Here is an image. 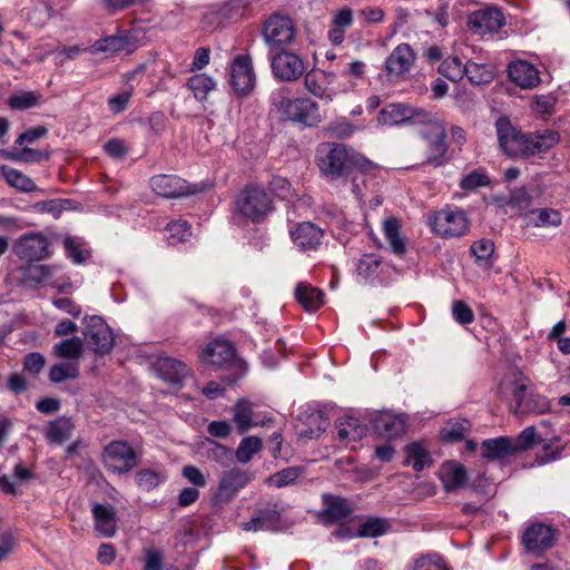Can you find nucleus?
I'll list each match as a JSON object with an SVG mask.
<instances>
[{"mask_svg":"<svg viewBox=\"0 0 570 570\" xmlns=\"http://www.w3.org/2000/svg\"><path fill=\"white\" fill-rule=\"evenodd\" d=\"M318 167L331 180L347 177L354 169L371 170L374 164L346 146L334 144L324 154L320 151Z\"/></svg>","mask_w":570,"mask_h":570,"instance_id":"f257e3e1","label":"nucleus"},{"mask_svg":"<svg viewBox=\"0 0 570 570\" xmlns=\"http://www.w3.org/2000/svg\"><path fill=\"white\" fill-rule=\"evenodd\" d=\"M272 101L281 116L292 122L313 127L322 119L317 102L309 98H289L277 92L272 96Z\"/></svg>","mask_w":570,"mask_h":570,"instance_id":"f03ea898","label":"nucleus"},{"mask_svg":"<svg viewBox=\"0 0 570 570\" xmlns=\"http://www.w3.org/2000/svg\"><path fill=\"white\" fill-rule=\"evenodd\" d=\"M144 40L145 29L132 26L127 32H119L95 41L88 47V51L91 55L104 53L106 56L118 52L131 53L142 45Z\"/></svg>","mask_w":570,"mask_h":570,"instance_id":"7ed1b4c3","label":"nucleus"},{"mask_svg":"<svg viewBox=\"0 0 570 570\" xmlns=\"http://www.w3.org/2000/svg\"><path fill=\"white\" fill-rule=\"evenodd\" d=\"M295 26L284 14H272L262 26L261 36L268 51H277L289 47L295 40Z\"/></svg>","mask_w":570,"mask_h":570,"instance_id":"20e7f679","label":"nucleus"},{"mask_svg":"<svg viewBox=\"0 0 570 570\" xmlns=\"http://www.w3.org/2000/svg\"><path fill=\"white\" fill-rule=\"evenodd\" d=\"M238 213L254 223H259L272 212V199L263 188L246 187L236 199Z\"/></svg>","mask_w":570,"mask_h":570,"instance_id":"39448f33","label":"nucleus"},{"mask_svg":"<svg viewBox=\"0 0 570 570\" xmlns=\"http://www.w3.org/2000/svg\"><path fill=\"white\" fill-rule=\"evenodd\" d=\"M273 76L283 82L298 80L305 72L306 66L303 58L293 51L281 49L267 51Z\"/></svg>","mask_w":570,"mask_h":570,"instance_id":"423d86ee","label":"nucleus"},{"mask_svg":"<svg viewBox=\"0 0 570 570\" xmlns=\"http://www.w3.org/2000/svg\"><path fill=\"white\" fill-rule=\"evenodd\" d=\"M101 462L107 471L114 474H125L136 468L137 454L132 446L125 441H111L101 452Z\"/></svg>","mask_w":570,"mask_h":570,"instance_id":"0eeeda50","label":"nucleus"},{"mask_svg":"<svg viewBox=\"0 0 570 570\" xmlns=\"http://www.w3.org/2000/svg\"><path fill=\"white\" fill-rule=\"evenodd\" d=\"M426 127L421 131L426 144V164L434 167L443 166L448 161L446 130L442 122L431 114V120L422 122Z\"/></svg>","mask_w":570,"mask_h":570,"instance_id":"6e6552de","label":"nucleus"},{"mask_svg":"<svg viewBox=\"0 0 570 570\" xmlns=\"http://www.w3.org/2000/svg\"><path fill=\"white\" fill-rule=\"evenodd\" d=\"M429 224L434 234L445 238H454L466 233L469 220L463 210L448 207L431 215Z\"/></svg>","mask_w":570,"mask_h":570,"instance_id":"1a4fd4ad","label":"nucleus"},{"mask_svg":"<svg viewBox=\"0 0 570 570\" xmlns=\"http://www.w3.org/2000/svg\"><path fill=\"white\" fill-rule=\"evenodd\" d=\"M512 395L514 400L513 413L515 415L544 414L551 409V402L547 396L533 391L528 392L523 379L515 382Z\"/></svg>","mask_w":570,"mask_h":570,"instance_id":"9d476101","label":"nucleus"},{"mask_svg":"<svg viewBox=\"0 0 570 570\" xmlns=\"http://www.w3.org/2000/svg\"><path fill=\"white\" fill-rule=\"evenodd\" d=\"M229 83L238 97H246L254 90L256 76L248 55H237L234 58L230 65Z\"/></svg>","mask_w":570,"mask_h":570,"instance_id":"9b49d317","label":"nucleus"},{"mask_svg":"<svg viewBox=\"0 0 570 570\" xmlns=\"http://www.w3.org/2000/svg\"><path fill=\"white\" fill-rule=\"evenodd\" d=\"M430 120V112L406 104H390L385 106L377 116V121L385 126H396L406 121L422 124Z\"/></svg>","mask_w":570,"mask_h":570,"instance_id":"f8f14e48","label":"nucleus"},{"mask_svg":"<svg viewBox=\"0 0 570 570\" xmlns=\"http://www.w3.org/2000/svg\"><path fill=\"white\" fill-rule=\"evenodd\" d=\"M466 24L473 35L484 37L499 32L505 24V18L501 9L485 7L471 12Z\"/></svg>","mask_w":570,"mask_h":570,"instance_id":"ddd939ff","label":"nucleus"},{"mask_svg":"<svg viewBox=\"0 0 570 570\" xmlns=\"http://www.w3.org/2000/svg\"><path fill=\"white\" fill-rule=\"evenodd\" d=\"M415 59V52L409 43L397 45L384 62L387 80L394 82L404 79L414 66Z\"/></svg>","mask_w":570,"mask_h":570,"instance_id":"4468645a","label":"nucleus"},{"mask_svg":"<svg viewBox=\"0 0 570 570\" xmlns=\"http://www.w3.org/2000/svg\"><path fill=\"white\" fill-rule=\"evenodd\" d=\"M85 337L90 347L100 354H107L114 346V335L102 317L94 315L86 317Z\"/></svg>","mask_w":570,"mask_h":570,"instance_id":"2eb2a0df","label":"nucleus"},{"mask_svg":"<svg viewBox=\"0 0 570 570\" xmlns=\"http://www.w3.org/2000/svg\"><path fill=\"white\" fill-rule=\"evenodd\" d=\"M150 187L164 198H180L196 191L185 179L176 175H156L150 178Z\"/></svg>","mask_w":570,"mask_h":570,"instance_id":"dca6fc26","label":"nucleus"},{"mask_svg":"<svg viewBox=\"0 0 570 570\" xmlns=\"http://www.w3.org/2000/svg\"><path fill=\"white\" fill-rule=\"evenodd\" d=\"M14 253L20 259L41 261L49 254L48 239L39 233H29L18 239Z\"/></svg>","mask_w":570,"mask_h":570,"instance_id":"f3484780","label":"nucleus"},{"mask_svg":"<svg viewBox=\"0 0 570 570\" xmlns=\"http://www.w3.org/2000/svg\"><path fill=\"white\" fill-rule=\"evenodd\" d=\"M499 144L510 157L522 156L525 136L520 134L507 117H500L495 124Z\"/></svg>","mask_w":570,"mask_h":570,"instance_id":"a211bd4d","label":"nucleus"},{"mask_svg":"<svg viewBox=\"0 0 570 570\" xmlns=\"http://www.w3.org/2000/svg\"><path fill=\"white\" fill-rule=\"evenodd\" d=\"M554 532L551 527L543 523L529 525L522 534V543L527 551L539 553L552 547Z\"/></svg>","mask_w":570,"mask_h":570,"instance_id":"6ab92c4d","label":"nucleus"},{"mask_svg":"<svg viewBox=\"0 0 570 570\" xmlns=\"http://www.w3.org/2000/svg\"><path fill=\"white\" fill-rule=\"evenodd\" d=\"M289 234L294 245L304 252L316 249L323 238V230L311 222L296 224Z\"/></svg>","mask_w":570,"mask_h":570,"instance_id":"aec40b11","label":"nucleus"},{"mask_svg":"<svg viewBox=\"0 0 570 570\" xmlns=\"http://www.w3.org/2000/svg\"><path fill=\"white\" fill-rule=\"evenodd\" d=\"M235 357V348L227 340L216 338L208 343L202 351L200 358L204 363L216 367H223Z\"/></svg>","mask_w":570,"mask_h":570,"instance_id":"412c9836","label":"nucleus"},{"mask_svg":"<svg viewBox=\"0 0 570 570\" xmlns=\"http://www.w3.org/2000/svg\"><path fill=\"white\" fill-rule=\"evenodd\" d=\"M509 78L522 89H532L540 83L537 67L525 60H515L508 67Z\"/></svg>","mask_w":570,"mask_h":570,"instance_id":"4be33fe9","label":"nucleus"},{"mask_svg":"<svg viewBox=\"0 0 570 570\" xmlns=\"http://www.w3.org/2000/svg\"><path fill=\"white\" fill-rule=\"evenodd\" d=\"M337 438L345 445L360 441L367 431L364 424L357 416L352 413H344L337 419Z\"/></svg>","mask_w":570,"mask_h":570,"instance_id":"5701e85b","label":"nucleus"},{"mask_svg":"<svg viewBox=\"0 0 570 570\" xmlns=\"http://www.w3.org/2000/svg\"><path fill=\"white\" fill-rule=\"evenodd\" d=\"M439 478L445 491L452 492L465 485L468 473L462 463L458 461H446L440 466Z\"/></svg>","mask_w":570,"mask_h":570,"instance_id":"b1692460","label":"nucleus"},{"mask_svg":"<svg viewBox=\"0 0 570 570\" xmlns=\"http://www.w3.org/2000/svg\"><path fill=\"white\" fill-rule=\"evenodd\" d=\"M382 271V261L375 254H365L355 264V278L361 284H375Z\"/></svg>","mask_w":570,"mask_h":570,"instance_id":"393cba45","label":"nucleus"},{"mask_svg":"<svg viewBox=\"0 0 570 570\" xmlns=\"http://www.w3.org/2000/svg\"><path fill=\"white\" fill-rule=\"evenodd\" d=\"M95 530L101 535L111 538L116 533V510L111 504H92Z\"/></svg>","mask_w":570,"mask_h":570,"instance_id":"a878e982","label":"nucleus"},{"mask_svg":"<svg viewBox=\"0 0 570 570\" xmlns=\"http://www.w3.org/2000/svg\"><path fill=\"white\" fill-rule=\"evenodd\" d=\"M560 136L554 130L538 131L525 136L522 156L542 154L558 144Z\"/></svg>","mask_w":570,"mask_h":570,"instance_id":"bb28decb","label":"nucleus"},{"mask_svg":"<svg viewBox=\"0 0 570 570\" xmlns=\"http://www.w3.org/2000/svg\"><path fill=\"white\" fill-rule=\"evenodd\" d=\"M155 367L159 376L169 383H180L189 371L184 362L173 357H160Z\"/></svg>","mask_w":570,"mask_h":570,"instance_id":"cd10ccee","label":"nucleus"},{"mask_svg":"<svg viewBox=\"0 0 570 570\" xmlns=\"http://www.w3.org/2000/svg\"><path fill=\"white\" fill-rule=\"evenodd\" d=\"M375 430L385 438H396L405 432L406 421L402 414L382 413L375 420Z\"/></svg>","mask_w":570,"mask_h":570,"instance_id":"c85d7f7f","label":"nucleus"},{"mask_svg":"<svg viewBox=\"0 0 570 570\" xmlns=\"http://www.w3.org/2000/svg\"><path fill=\"white\" fill-rule=\"evenodd\" d=\"M481 452L487 459L501 460L514 454L515 446L512 439L501 436L483 441Z\"/></svg>","mask_w":570,"mask_h":570,"instance_id":"c756f323","label":"nucleus"},{"mask_svg":"<svg viewBox=\"0 0 570 570\" xmlns=\"http://www.w3.org/2000/svg\"><path fill=\"white\" fill-rule=\"evenodd\" d=\"M323 501L325 504L323 515L327 520L332 522H341L350 518L352 509L347 500L326 494L323 497Z\"/></svg>","mask_w":570,"mask_h":570,"instance_id":"7c9ffc66","label":"nucleus"},{"mask_svg":"<svg viewBox=\"0 0 570 570\" xmlns=\"http://www.w3.org/2000/svg\"><path fill=\"white\" fill-rule=\"evenodd\" d=\"M296 301L308 312H315L323 305V293L306 283H298L295 289Z\"/></svg>","mask_w":570,"mask_h":570,"instance_id":"2f4dec72","label":"nucleus"},{"mask_svg":"<svg viewBox=\"0 0 570 570\" xmlns=\"http://www.w3.org/2000/svg\"><path fill=\"white\" fill-rule=\"evenodd\" d=\"M75 429L71 419L60 416L51 421L46 431V438L50 443L62 444L70 439Z\"/></svg>","mask_w":570,"mask_h":570,"instance_id":"473e14b6","label":"nucleus"},{"mask_svg":"<svg viewBox=\"0 0 570 570\" xmlns=\"http://www.w3.org/2000/svg\"><path fill=\"white\" fill-rule=\"evenodd\" d=\"M384 236L392 249V252L396 255H403L406 250V245L404 238L401 236V224L394 218H387L384 222L383 226Z\"/></svg>","mask_w":570,"mask_h":570,"instance_id":"72a5a7b5","label":"nucleus"},{"mask_svg":"<svg viewBox=\"0 0 570 570\" xmlns=\"http://www.w3.org/2000/svg\"><path fill=\"white\" fill-rule=\"evenodd\" d=\"M188 89L198 101H205L208 94L216 88V81L206 73L191 76L187 81Z\"/></svg>","mask_w":570,"mask_h":570,"instance_id":"f704fd0d","label":"nucleus"},{"mask_svg":"<svg viewBox=\"0 0 570 570\" xmlns=\"http://www.w3.org/2000/svg\"><path fill=\"white\" fill-rule=\"evenodd\" d=\"M464 77L469 79L472 85L490 83L494 78V69L487 63L466 62Z\"/></svg>","mask_w":570,"mask_h":570,"instance_id":"c9c22d12","label":"nucleus"},{"mask_svg":"<svg viewBox=\"0 0 570 570\" xmlns=\"http://www.w3.org/2000/svg\"><path fill=\"white\" fill-rule=\"evenodd\" d=\"M530 223L535 227H558L562 223L560 212L552 208H537L529 214Z\"/></svg>","mask_w":570,"mask_h":570,"instance_id":"e433bc0d","label":"nucleus"},{"mask_svg":"<svg viewBox=\"0 0 570 570\" xmlns=\"http://www.w3.org/2000/svg\"><path fill=\"white\" fill-rule=\"evenodd\" d=\"M57 265H30L23 272V278L28 283L42 284L49 282L58 272Z\"/></svg>","mask_w":570,"mask_h":570,"instance_id":"4c0bfd02","label":"nucleus"},{"mask_svg":"<svg viewBox=\"0 0 570 570\" xmlns=\"http://www.w3.org/2000/svg\"><path fill=\"white\" fill-rule=\"evenodd\" d=\"M389 522L382 518H368L357 525L360 538H377L385 534L389 530Z\"/></svg>","mask_w":570,"mask_h":570,"instance_id":"58836bf2","label":"nucleus"},{"mask_svg":"<svg viewBox=\"0 0 570 570\" xmlns=\"http://www.w3.org/2000/svg\"><path fill=\"white\" fill-rule=\"evenodd\" d=\"M279 521V513L275 510H268L262 512L259 515L253 518L248 522L243 524V529L246 531H261L272 530Z\"/></svg>","mask_w":570,"mask_h":570,"instance_id":"ea45409f","label":"nucleus"},{"mask_svg":"<svg viewBox=\"0 0 570 570\" xmlns=\"http://www.w3.org/2000/svg\"><path fill=\"white\" fill-rule=\"evenodd\" d=\"M405 463L415 471H422L430 461L429 452L420 443H411L405 448Z\"/></svg>","mask_w":570,"mask_h":570,"instance_id":"a19ab883","label":"nucleus"},{"mask_svg":"<svg viewBox=\"0 0 570 570\" xmlns=\"http://www.w3.org/2000/svg\"><path fill=\"white\" fill-rule=\"evenodd\" d=\"M2 174L4 176L6 181L10 186L21 191L30 193L37 189L36 183L30 177H28L27 175L22 174L17 169L3 167Z\"/></svg>","mask_w":570,"mask_h":570,"instance_id":"79ce46f5","label":"nucleus"},{"mask_svg":"<svg viewBox=\"0 0 570 570\" xmlns=\"http://www.w3.org/2000/svg\"><path fill=\"white\" fill-rule=\"evenodd\" d=\"M82 341L79 337L67 338L53 346V353L58 357L77 361L82 353Z\"/></svg>","mask_w":570,"mask_h":570,"instance_id":"37998d69","label":"nucleus"},{"mask_svg":"<svg viewBox=\"0 0 570 570\" xmlns=\"http://www.w3.org/2000/svg\"><path fill=\"white\" fill-rule=\"evenodd\" d=\"M263 448L262 440L257 436H247L244 438L236 452V460L242 463L246 464L248 463L253 456L258 453Z\"/></svg>","mask_w":570,"mask_h":570,"instance_id":"c03bdc74","label":"nucleus"},{"mask_svg":"<svg viewBox=\"0 0 570 570\" xmlns=\"http://www.w3.org/2000/svg\"><path fill=\"white\" fill-rule=\"evenodd\" d=\"M465 63H463L462 60L456 56L443 59L439 66V72L452 81H459L463 79Z\"/></svg>","mask_w":570,"mask_h":570,"instance_id":"a18cd8bd","label":"nucleus"},{"mask_svg":"<svg viewBox=\"0 0 570 570\" xmlns=\"http://www.w3.org/2000/svg\"><path fill=\"white\" fill-rule=\"evenodd\" d=\"M79 375L78 361H69L55 364L50 367L49 380L53 383H60L67 379H76Z\"/></svg>","mask_w":570,"mask_h":570,"instance_id":"49530a36","label":"nucleus"},{"mask_svg":"<svg viewBox=\"0 0 570 570\" xmlns=\"http://www.w3.org/2000/svg\"><path fill=\"white\" fill-rule=\"evenodd\" d=\"M247 475L236 469L224 472L219 480V490L226 493H234L237 489L247 483Z\"/></svg>","mask_w":570,"mask_h":570,"instance_id":"de8ad7c7","label":"nucleus"},{"mask_svg":"<svg viewBox=\"0 0 570 570\" xmlns=\"http://www.w3.org/2000/svg\"><path fill=\"white\" fill-rule=\"evenodd\" d=\"M253 411L246 400H239L234 407V422L239 433H245L252 425Z\"/></svg>","mask_w":570,"mask_h":570,"instance_id":"09e8293b","label":"nucleus"},{"mask_svg":"<svg viewBox=\"0 0 570 570\" xmlns=\"http://www.w3.org/2000/svg\"><path fill=\"white\" fill-rule=\"evenodd\" d=\"M166 232L168 244L176 245L188 239L191 235V226L186 220H175L167 224Z\"/></svg>","mask_w":570,"mask_h":570,"instance_id":"8fccbe9b","label":"nucleus"},{"mask_svg":"<svg viewBox=\"0 0 570 570\" xmlns=\"http://www.w3.org/2000/svg\"><path fill=\"white\" fill-rule=\"evenodd\" d=\"M304 473L303 468L291 466L287 469H283L276 473H274L269 478V483L277 487L283 488L289 484H293L299 476Z\"/></svg>","mask_w":570,"mask_h":570,"instance_id":"3c124183","label":"nucleus"},{"mask_svg":"<svg viewBox=\"0 0 570 570\" xmlns=\"http://www.w3.org/2000/svg\"><path fill=\"white\" fill-rule=\"evenodd\" d=\"M490 185V178L483 169H476L463 176L460 187L466 191H473L480 187Z\"/></svg>","mask_w":570,"mask_h":570,"instance_id":"603ef678","label":"nucleus"},{"mask_svg":"<svg viewBox=\"0 0 570 570\" xmlns=\"http://www.w3.org/2000/svg\"><path fill=\"white\" fill-rule=\"evenodd\" d=\"M470 428L466 420L460 422H450L441 430V438L448 442L461 441Z\"/></svg>","mask_w":570,"mask_h":570,"instance_id":"864d4df0","label":"nucleus"},{"mask_svg":"<svg viewBox=\"0 0 570 570\" xmlns=\"http://www.w3.org/2000/svg\"><path fill=\"white\" fill-rule=\"evenodd\" d=\"M304 83L306 90L311 92L313 96L326 101L333 100V94L322 86L318 79V75L316 72L307 73L305 76Z\"/></svg>","mask_w":570,"mask_h":570,"instance_id":"5fc2aeb1","label":"nucleus"},{"mask_svg":"<svg viewBox=\"0 0 570 570\" xmlns=\"http://www.w3.org/2000/svg\"><path fill=\"white\" fill-rule=\"evenodd\" d=\"M63 247L66 255L72 261L73 264H82L87 261L89 254L80 248V243L71 236L63 239Z\"/></svg>","mask_w":570,"mask_h":570,"instance_id":"6e6d98bb","label":"nucleus"},{"mask_svg":"<svg viewBox=\"0 0 570 570\" xmlns=\"http://www.w3.org/2000/svg\"><path fill=\"white\" fill-rule=\"evenodd\" d=\"M39 98L40 96L32 91L20 92L11 96L8 105L12 109H29L38 104Z\"/></svg>","mask_w":570,"mask_h":570,"instance_id":"4d7b16f0","label":"nucleus"},{"mask_svg":"<svg viewBox=\"0 0 570 570\" xmlns=\"http://www.w3.org/2000/svg\"><path fill=\"white\" fill-rule=\"evenodd\" d=\"M134 90L135 86H129V88H124L118 95L110 97L107 101L109 110L112 114L122 112L127 108Z\"/></svg>","mask_w":570,"mask_h":570,"instance_id":"13d9d810","label":"nucleus"},{"mask_svg":"<svg viewBox=\"0 0 570 570\" xmlns=\"http://www.w3.org/2000/svg\"><path fill=\"white\" fill-rule=\"evenodd\" d=\"M413 570H448L442 558L436 554L422 556L414 562Z\"/></svg>","mask_w":570,"mask_h":570,"instance_id":"bf43d9fd","label":"nucleus"},{"mask_svg":"<svg viewBox=\"0 0 570 570\" xmlns=\"http://www.w3.org/2000/svg\"><path fill=\"white\" fill-rule=\"evenodd\" d=\"M137 484L145 491H150L159 485L161 478L153 470H141L136 475Z\"/></svg>","mask_w":570,"mask_h":570,"instance_id":"052dcab7","label":"nucleus"},{"mask_svg":"<svg viewBox=\"0 0 570 570\" xmlns=\"http://www.w3.org/2000/svg\"><path fill=\"white\" fill-rule=\"evenodd\" d=\"M452 315L453 318L462 325L471 324L474 320L472 309L462 301H456L453 303Z\"/></svg>","mask_w":570,"mask_h":570,"instance_id":"680f3d73","label":"nucleus"},{"mask_svg":"<svg viewBox=\"0 0 570 570\" xmlns=\"http://www.w3.org/2000/svg\"><path fill=\"white\" fill-rule=\"evenodd\" d=\"M494 252V243L490 239L482 238L474 242L471 246V253L478 261H487Z\"/></svg>","mask_w":570,"mask_h":570,"instance_id":"e2e57ef3","label":"nucleus"},{"mask_svg":"<svg viewBox=\"0 0 570 570\" xmlns=\"http://www.w3.org/2000/svg\"><path fill=\"white\" fill-rule=\"evenodd\" d=\"M537 440V431L534 426L525 428L515 440H512L515 452L530 449Z\"/></svg>","mask_w":570,"mask_h":570,"instance_id":"0e129e2a","label":"nucleus"},{"mask_svg":"<svg viewBox=\"0 0 570 570\" xmlns=\"http://www.w3.org/2000/svg\"><path fill=\"white\" fill-rule=\"evenodd\" d=\"M45 356L38 352L29 353L23 358V368L30 374L37 375L45 367Z\"/></svg>","mask_w":570,"mask_h":570,"instance_id":"69168bd1","label":"nucleus"},{"mask_svg":"<svg viewBox=\"0 0 570 570\" xmlns=\"http://www.w3.org/2000/svg\"><path fill=\"white\" fill-rule=\"evenodd\" d=\"M355 130V127L347 122L346 120H337L331 122L326 131L330 136L337 137V138H346L350 137Z\"/></svg>","mask_w":570,"mask_h":570,"instance_id":"338daca9","label":"nucleus"},{"mask_svg":"<svg viewBox=\"0 0 570 570\" xmlns=\"http://www.w3.org/2000/svg\"><path fill=\"white\" fill-rule=\"evenodd\" d=\"M366 73V63L361 60H353L346 65L342 76L350 80L363 79Z\"/></svg>","mask_w":570,"mask_h":570,"instance_id":"774afa93","label":"nucleus"}]
</instances>
